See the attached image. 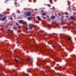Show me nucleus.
I'll use <instances>...</instances> for the list:
<instances>
[{
  "label": "nucleus",
  "instance_id": "f257e3e1",
  "mask_svg": "<svg viewBox=\"0 0 76 76\" xmlns=\"http://www.w3.org/2000/svg\"><path fill=\"white\" fill-rule=\"evenodd\" d=\"M31 12L30 11L26 13V14L27 16H31Z\"/></svg>",
  "mask_w": 76,
  "mask_h": 76
},
{
  "label": "nucleus",
  "instance_id": "f03ea898",
  "mask_svg": "<svg viewBox=\"0 0 76 76\" xmlns=\"http://www.w3.org/2000/svg\"><path fill=\"white\" fill-rule=\"evenodd\" d=\"M6 19V17H4L1 19V20H5V19Z\"/></svg>",
  "mask_w": 76,
  "mask_h": 76
},
{
  "label": "nucleus",
  "instance_id": "7ed1b4c3",
  "mask_svg": "<svg viewBox=\"0 0 76 76\" xmlns=\"http://www.w3.org/2000/svg\"><path fill=\"white\" fill-rule=\"evenodd\" d=\"M28 20H32V18L31 17H28Z\"/></svg>",
  "mask_w": 76,
  "mask_h": 76
},
{
  "label": "nucleus",
  "instance_id": "20e7f679",
  "mask_svg": "<svg viewBox=\"0 0 76 76\" xmlns=\"http://www.w3.org/2000/svg\"><path fill=\"white\" fill-rule=\"evenodd\" d=\"M51 18L52 19H55V16H52L51 17Z\"/></svg>",
  "mask_w": 76,
  "mask_h": 76
},
{
  "label": "nucleus",
  "instance_id": "39448f33",
  "mask_svg": "<svg viewBox=\"0 0 76 76\" xmlns=\"http://www.w3.org/2000/svg\"><path fill=\"white\" fill-rule=\"evenodd\" d=\"M23 22V20H21L19 21V23H22Z\"/></svg>",
  "mask_w": 76,
  "mask_h": 76
},
{
  "label": "nucleus",
  "instance_id": "423d86ee",
  "mask_svg": "<svg viewBox=\"0 0 76 76\" xmlns=\"http://www.w3.org/2000/svg\"><path fill=\"white\" fill-rule=\"evenodd\" d=\"M15 5L16 7L18 6V4L16 3V2H15Z\"/></svg>",
  "mask_w": 76,
  "mask_h": 76
},
{
  "label": "nucleus",
  "instance_id": "0eeeda50",
  "mask_svg": "<svg viewBox=\"0 0 76 76\" xmlns=\"http://www.w3.org/2000/svg\"><path fill=\"white\" fill-rule=\"evenodd\" d=\"M70 18L72 19V20H73L74 19V17H73V16H71L70 17Z\"/></svg>",
  "mask_w": 76,
  "mask_h": 76
},
{
  "label": "nucleus",
  "instance_id": "6e6552de",
  "mask_svg": "<svg viewBox=\"0 0 76 76\" xmlns=\"http://www.w3.org/2000/svg\"><path fill=\"white\" fill-rule=\"evenodd\" d=\"M37 18L39 20V19H40V17L39 16H38L37 17Z\"/></svg>",
  "mask_w": 76,
  "mask_h": 76
},
{
  "label": "nucleus",
  "instance_id": "1a4fd4ad",
  "mask_svg": "<svg viewBox=\"0 0 76 76\" xmlns=\"http://www.w3.org/2000/svg\"><path fill=\"white\" fill-rule=\"evenodd\" d=\"M69 41H72V39L70 37L69 38Z\"/></svg>",
  "mask_w": 76,
  "mask_h": 76
},
{
  "label": "nucleus",
  "instance_id": "9d476101",
  "mask_svg": "<svg viewBox=\"0 0 76 76\" xmlns=\"http://www.w3.org/2000/svg\"><path fill=\"white\" fill-rule=\"evenodd\" d=\"M42 15L43 16H45V13H44L42 14Z\"/></svg>",
  "mask_w": 76,
  "mask_h": 76
},
{
  "label": "nucleus",
  "instance_id": "9b49d317",
  "mask_svg": "<svg viewBox=\"0 0 76 76\" xmlns=\"http://www.w3.org/2000/svg\"><path fill=\"white\" fill-rule=\"evenodd\" d=\"M47 6H48V7H51V5L50 4H48Z\"/></svg>",
  "mask_w": 76,
  "mask_h": 76
},
{
  "label": "nucleus",
  "instance_id": "f8f14e48",
  "mask_svg": "<svg viewBox=\"0 0 76 76\" xmlns=\"http://www.w3.org/2000/svg\"><path fill=\"white\" fill-rule=\"evenodd\" d=\"M29 27H31V24H29Z\"/></svg>",
  "mask_w": 76,
  "mask_h": 76
},
{
  "label": "nucleus",
  "instance_id": "ddd939ff",
  "mask_svg": "<svg viewBox=\"0 0 76 76\" xmlns=\"http://www.w3.org/2000/svg\"><path fill=\"white\" fill-rule=\"evenodd\" d=\"M15 61L17 62H18V60H17V59H15Z\"/></svg>",
  "mask_w": 76,
  "mask_h": 76
},
{
  "label": "nucleus",
  "instance_id": "4468645a",
  "mask_svg": "<svg viewBox=\"0 0 76 76\" xmlns=\"http://www.w3.org/2000/svg\"><path fill=\"white\" fill-rule=\"evenodd\" d=\"M26 29H27V30L28 29V28H27V27H26Z\"/></svg>",
  "mask_w": 76,
  "mask_h": 76
},
{
  "label": "nucleus",
  "instance_id": "2eb2a0df",
  "mask_svg": "<svg viewBox=\"0 0 76 76\" xmlns=\"http://www.w3.org/2000/svg\"><path fill=\"white\" fill-rule=\"evenodd\" d=\"M8 31H10V29H8Z\"/></svg>",
  "mask_w": 76,
  "mask_h": 76
},
{
  "label": "nucleus",
  "instance_id": "dca6fc26",
  "mask_svg": "<svg viewBox=\"0 0 76 76\" xmlns=\"http://www.w3.org/2000/svg\"><path fill=\"white\" fill-rule=\"evenodd\" d=\"M20 28V26H19L18 27V28Z\"/></svg>",
  "mask_w": 76,
  "mask_h": 76
},
{
  "label": "nucleus",
  "instance_id": "f3484780",
  "mask_svg": "<svg viewBox=\"0 0 76 76\" xmlns=\"http://www.w3.org/2000/svg\"><path fill=\"white\" fill-rule=\"evenodd\" d=\"M29 61H31V59H29Z\"/></svg>",
  "mask_w": 76,
  "mask_h": 76
},
{
  "label": "nucleus",
  "instance_id": "a211bd4d",
  "mask_svg": "<svg viewBox=\"0 0 76 76\" xmlns=\"http://www.w3.org/2000/svg\"><path fill=\"white\" fill-rule=\"evenodd\" d=\"M2 16V15H0V16Z\"/></svg>",
  "mask_w": 76,
  "mask_h": 76
},
{
  "label": "nucleus",
  "instance_id": "6ab92c4d",
  "mask_svg": "<svg viewBox=\"0 0 76 76\" xmlns=\"http://www.w3.org/2000/svg\"><path fill=\"white\" fill-rule=\"evenodd\" d=\"M30 10H31L30 9H29L28 10L30 11Z\"/></svg>",
  "mask_w": 76,
  "mask_h": 76
},
{
  "label": "nucleus",
  "instance_id": "aec40b11",
  "mask_svg": "<svg viewBox=\"0 0 76 76\" xmlns=\"http://www.w3.org/2000/svg\"><path fill=\"white\" fill-rule=\"evenodd\" d=\"M11 31L12 32H13V30H11Z\"/></svg>",
  "mask_w": 76,
  "mask_h": 76
},
{
  "label": "nucleus",
  "instance_id": "412c9836",
  "mask_svg": "<svg viewBox=\"0 0 76 76\" xmlns=\"http://www.w3.org/2000/svg\"><path fill=\"white\" fill-rule=\"evenodd\" d=\"M6 1H5V3H6Z\"/></svg>",
  "mask_w": 76,
  "mask_h": 76
}]
</instances>
